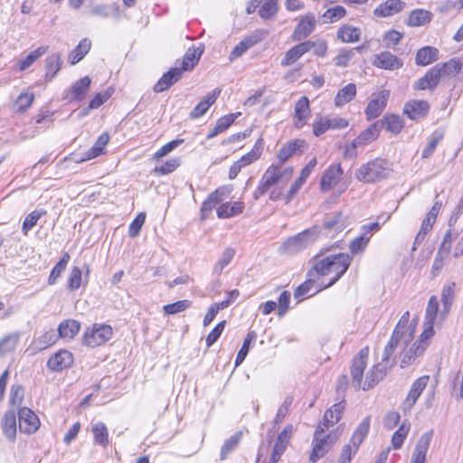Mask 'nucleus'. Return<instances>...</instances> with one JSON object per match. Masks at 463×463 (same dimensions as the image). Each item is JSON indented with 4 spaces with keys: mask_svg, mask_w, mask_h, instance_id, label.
I'll return each instance as SVG.
<instances>
[{
    "mask_svg": "<svg viewBox=\"0 0 463 463\" xmlns=\"http://www.w3.org/2000/svg\"><path fill=\"white\" fill-rule=\"evenodd\" d=\"M330 247L320 249L312 259L310 273L317 275L324 283L319 284L318 290H325L335 285L348 270L352 257L347 252L326 254Z\"/></svg>",
    "mask_w": 463,
    "mask_h": 463,
    "instance_id": "1",
    "label": "nucleus"
},
{
    "mask_svg": "<svg viewBox=\"0 0 463 463\" xmlns=\"http://www.w3.org/2000/svg\"><path fill=\"white\" fill-rule=\"evenodd\" d=\"M284 164L278 162L271 163L262 174L257 187L255 188L252 197L259 200L265 194H269L271 202L282 201L284 204H288L292 201H287L288 191L279 184L283 178L288 180L292 177L294 167L292 165L283 166Z\"/></svg>",
    "mask_w": 463,
    "mask_h": 463,
    "instance_id": "2",
    "label": "nucleus"
},
{
    "mask_svg": "<svg viewBox=\"0 0 463 463\" xmlns=\"http://www.w3.org/2000/svg\"><path fill=\"white\" fill-rule=\"evenodd\" d=\"M225 188L218 187L212 192L201 205V220H206L213 209L220 219H229L243 213L245 204L242 201L222 203Z\"/></svg>",
    "mask_w": 463,
    "mask_h": 463,
    "instance_id": "3",
    "label": "nucleus"
},
{
    "mask_svg": "<svg viewBox=\"0 0 463 463\" xmlns=\"http://www.w3.org/2000/svg\"><path fill=\"white\" fill-rule=\"evenodd\" d=\"M320 427H316L313 434L312 448L308 456V463H317L324 458L336 444L342 434L343 427L338 426L328 433Z\"/></svg>",
    "mask_w": 463,
    "mask_h": 463,
    "instance_id": "4",
    "label": "nucleus"
},
{
    "mask_svg": "<svg viewBox=\"0 0 463 463\" xmlns=\"http://www.w3.org/2000/svg\"><path fill=\"white\" fill-rule=\"evenodd\" d=\"M370 427L371 417L366 416L354 430L348 442L342 446L337 457V463H351L362 443L367 438Z\"/></svg>",
    "mask_w": 463,
    "mask_h": 463,
    "instance_id": "5",
    "label": "nucleus"
},
{
    "mask_svg": "<svg viewBox=\"0 0 463 463\" xmlns=\"http://www.w3.org/2000/svg\"><path fill=\"white\" fill-rule=\"evenodd\" d=\"M389 161L383 157H375L363 164L356 171V178L366 184H373L387 178L392 172Z\"/></svg>",
    "mask_w": 463,
    "mask_h": 463,
    "instance_id": "6",
    "label": "nucleus"
},
{
    "mask_svg": "<svg viewBox=\"0 0 463 463\" xmlns=\"http://www.w3.org/2000/svg\"><path fill=\"white\" fill-rule=\"evenodd\" d=\"M435 334L423 329L419 338L415 340L410 346H406L400 354V365L405 368L413 364L416 359L421 356L430 344Z\"/></svg>",
    "mask_w": 463,
    "mask_h": 463,
    "instance_id": "7",
    "label": "nucleus"
},
{
    "mask_svg": "<svg viewBox=\"0 0 463 463\" xmlns=\"http://www.w3.org/2000/svg\"><path fill=\"white\" fill-rule=\"evenodd\" d=\"M112 336L113 328L111 326L95 323L85 329L81 343L89 348H97L106 345Z\"/></svg>",
    "mask_w": 463,
    "mask_h": 463,
    "instance_id": "8",
    "label": "nucleus"
},
{
    "mask_svg": "<svg viewBox=\"0 0 463 463\" xmlns=\"http://www.w3.org/2000/svg\"><path fill=\"white\" fill-rule=\"evenodd\" d=\"M381 132V127L378 121L371 124L367 128L360 132V134L349 144L344 147V157H351L356 156V148L365 146L375 141Z\"/></svg>",
    "mask_w": 463,
    "mask_h": 463,
    "instance_id": "9",
    "label": "nucleus"
},
{
    "mask_svg": "<svg viewBox=\"0 0 463 463\" xmlns=\"http://www.w3.org/2000/svg\"><path fill=\"white\" fill-rule=\"evenodd\" d=\"M349 125V120L340 116L328 118L326 116L318 115L312 122V134L315 137H320L328 130L345 129L347 128Z\"/></svg>",
    "mask_w": 463,
    "mask_h": 463,
    "instance_id": "10",
    "label": "nucleus"
},
{
    "mask_svg": "<svg viewBox=\"0 0 463 463\" xmlns=\"http://www.w3.org/2000/svg\"><path fill=\"white\" fill-rule=\"evenodd\" d=\"M317 233V226L306 229L303 232L288 238L283 243L284 250L288 252H298L314 242Z\"/></svg>",
    "mask_w": 463,
    "mask_h": 463,
    "instance_id": "11",
    "label": "nucleus"
},
{
    "mask_svg": "<svg viewBox=\"0 0 463 463\" xmlns=\"http://www.w3.org/2000/svg\"><path fill=\"white\" fill-rule=\"evenodd\" d=\"M391 364H384L377 363L373 364L367 372L365 377L361 379V382L354 387L356 390L369 391L373 389L380 382H382L387 375L388 371L391 369Z\"/></svg>",
    "mask_w": 463,
    "mask_h": 463,
    "instance_id": "12",
    "label": "nucleus"
},
{
    "mask_svg": "<svg viewBox=\"0 0 463 463\" xmlns=\"http://www.w3.org/2000/svg\"><path fill=\"white\" fill-rule=\"evenodd\" d=\"M269 32L266 29H257L250 35L244 37L231 52L229 59L233 61L241 57L250 47L262 42L269 35Z\"/></svg>",
    "mask_w": 463,
    "mask_h": 463,
    "instance_id": "13",
    "label": "nucleus"
},
{
    "mask_svg": "<svg viewBox=\"0 0 463 463\" xmlns=\"http://www.w3.org/2000/svg\"><path fill=\"white\" fill-rule=\"evenodd\" d=\"M312 110L307 96L300 97L294 104L292 124L296 129H302L308 124Z\"/></svg>",
    "mask_w": 463,
    "mask_h": 463,
    "instance_id": "14",
    "label": "nucleus"
},
{
    "mask_svg": "<svg viewBox=\"0 0 463 463\" xmlns=\"http://www.w3.org/2000/svg\"><path fill=\"white\" fill-rule=\"evenodd\" d=\"M17 413L20 432L31 435L40 429V418L33 410L28 407H21Z\"/></svg>",
    "mask_w": 463,
    "mask_h": 463,
    "instance_id": "15",
    "label": "nucleus"
},
{
    "mask_svg": "<svg viewBox=\"0 0 463 463\" xmlns=\"http://www.w3.org/2000/svg\"><path fill=\"white\" fill-rule=\"evenodd\" d=\"M370 348L368 345L361 348L353 357L350 365V375L354 387L364 378V370L368 364Z\"/></svg>",
    "mask_w": 463,
    "mask_h": 463,
    "instance_id": "16",
    "label": "nucleus"
},
{
    "mask_svg": "<svg viewBox=\"0 0 463 463\" xmlns=\"http://www.w3.org/2000/svg\"><path fill=\"white\" fill-rule=\"evenodd\" d=\"M307 147V143L304 138L290 139L278 150L276 155L277 160L281 164H285L294 156L302 155Z\"/></svg>",
    "mask_w": 463,
    "mask_h": 463,
    "instance_id": "17",
    "label": "nucleus"
},
{
    "mask_svg": "<svg viewBox=\"0 0 463 463\" xmlns=\"http://www.w3.org/2000/svg\"><path fill=\"white\" fill-rule=\"evenodd\" d=\"M371 62L373 67L383 71H398L403 67L402 59L389 51L374 54Z\"/></svg>",
    "mask_w": 463,
    "mask_h": 463,
    "instance_id": "18",
    "label": "nucleus"
},
{
    "mask_svg": "<svg viewBox=\"0 0 463 463\" xmlns=\"http://www.w3.org/2000/svg\"><path fill=\"white\" fill-rule=\"evenodd\" d=\"M345 408V400L333 404L325 411L321 421L316 427H320L326 431L328 430L342 420Z\"/></svg>",
    "mask_w": 463,
    "mask_h": 463,
    "instance_id": "19",
    "label": "nucleus"
},
{
    "mask_svg": "<svg viewBox=\"0 0 463 463\" xmlns=\"http://www.w3.org/2000/svg\"><path fill=\"white\" fill-rule=\"evenodd\" d=\"M317 20L314 13L307 12L301 15L292 33V39L299 41L308 37L315 30Z\"/></svg>",
    "mask_w": 463,
    "mask_h": 463,
    "instance_id": "20",
    "label": "nucleus"
},
{
    "mask_svg": "<svg viewBox=\"0 0 463 463\" xmlns=\"http://www.w3.org/2000/svg\"><path fill=\"white\" fill-rule=\"evenodd\" d=\"M430 382V375H421L413 381L409 392L402 402L403 411H411L426 389Z\"/></svg>",
    "mask_w": 463,
    "mask_h": 463,
    "instance_id": "21",
    "label": "nucleus"
},
{
    "mask_svg": "<svg viewBox=\"0 0 463 463\" xmlns=\"http://www.w3.org/2000/svg\"><path fill=\"white\" fill-rule=\"evenodd\" d=\"M317 165L316 156L312 157L300 170L299 175L291 183L288 190L287 201H293L298 195L302 186L306 184L311 173L315 170Z\"/></svg>",
    "mask_w": 463,
    "mask_h": 463,
    "instance_id": "22",
    "label": "nucleus"
},
{
    "mask_svg": "<svg viewBox=\"0 0 463 463\" xmlns=\"http://www.w3.org/2000/svg\"><path fill=\"white\" fill-rule=\"evenodd\" d=\"M430 110V104L425 99H410L402 109V113L413 121L425 118Z\"/></svg>",
    "mask_w": 463,
    "mask_h": 463,
    "instance_id": "23",
    "label": "nucleus"
},
{
    "mask_svg": "<svg viewBox=\"0 0 463 463\" xmlns=\"http://www.w3.org/2000/svg\"><path fill=\"white\" fill-rule=\"evenodd\" d=\"M389 99V90H382L374 98L371 99L364 109L366 119L372 120L378 118L385 109Z\"/></svg>",
    "mask_w": 463,
    "mask_h": 463,
    "instance_id": "24",
    "label": "nucleus"
},
{
    "mask_svg": "<svg viewBox=\"0 0 463 463\" xmlns=\"http://www.w3.org/2000/svg\"><path fill=\"white\" fill-rule=\"evenodd\" d=\"M439 250L446 254L451 253L456 258L463 255V234L460 235L452 230H448Z\"/></svg>",
    "mask_w": 463,
    "mask_h": 463,
    "instance_id": "25",
    "label": "nucleus"
},
{
    "mask_svg": "<svg viewBox=\"0 0 463 463\" xmlns=\"http://www.w3.org/2000/svg\"><path fill=\"white\" fill-rule=\"evenodd\" d=\"M344 170L340 163L330 165L323 173L320 180L322 192H328L335 187L343 178Z\"/></svg>",
    "mask_w": 463,
    "mask_h": 463,
    "instance_id": "26",
    "label": "nucleus"
},
{
    "mask_svg": "<svg viewBox=\"0 0 463 463\" xmlns=\"http://www.w3.org/2000/svg\"><path fill=\"white\" fill-rule=\"evenodd\" d=\"M324 283L317 275L310 273V269L307 273V279L302 282L294 291V296L298 301H302L306 298L312 297L321 292L318 290L319 284Z\"/></svg>",
    "mask_w": 463,
    "mask_h": 463,
    "instance_id": "27",
    "label": "nucleus"
},
{
    "mask_svg": "<svg viewBox=\"0 0 463 463\" xmlns=\"http://www.w3.org/2000/svg\"><path fill=\"white\" fill-rule=\"evenodd\" d=\"M441 80L439 71L434 65L413 83L412 89L416 91L434 90Z\"/></svg>",
    "mask_w": 463,
    "mask_h": 463,
    "instance_id": "28",
    "label": "nucleus"
},
{
    "mask_svg": "<svg viewBox=\"0 0 463 463\" xmlns=\"http://www.w3.org/2000/svg\"><path fill=\"white\" fill-rule=\"evenodd\" d=\"M74 364L73 354L67 349H60L47 361V367L53 372H61Z\"/></svg>",
    "mask_w": 463,
    "mask_h": 463,
    "instance_id": "29",
    "label": "nucleus"
},
{
    "mask_svg": "<svg viewBox=\"0 0 463 463\" xmlns=\"http://www.w3.org/2000/svg\"><path fill=\"white\" fill-rule=\"evenodd\" d=\"M91 79L84 76L76 80L67 90L66 98L70 102L83 100L90 90Z\"/></svg>",
    "mask_w": 463,
    "mask_h": 463,
    "instance_id": "30",
    "label": "nucleus"
},
{
    "mask_svg": "<svg viewBox=\"0 0 463 463\" xmlns=\"http://www.w3.org/2000/svg\"><path fill=\"white\" fill-rule=\"evenodd\" d=\"M432 439V431L423 433L413 449L410 463H427V455Z\"/></svg>",
    "mask_w": 463,
    "mask_h": 463,
    "instance_id": "31",
    "label": "nucleus"
},
{
    "mask_svg": "<svg viewBox=\"0 0 463 463\" xmlns=\"http://www.w3.org/2000/svg\"><path fill=\"white\" fill-rule=\"evenodd\" d=\"M406 7L402 0H385L373 10V15L378 18H387L402 13Z\"/></svg>",
    "mask_w": 463,
    "mask_h": 463,
    "instance_id": "32",
    "label": "nucleus"
},
{
    "mask_svg": "<svg viewBox=\"0 0 463 463\" xmlns=\"http://www.w3.org/2000/svg\"><path fill=\"white\" fill-rule=\"evenodd\" d=\"M347 226L346 217L342 212L335 213V215L323 222V229L326 236L328 238H335Z\"/></svg>",
    "mask_w": 463,
    "mask_h": 463,
    "instance_id": "33",
    "label": "nucleus"
},
{
    "mask_svg": "<svg viewBox=\"0 0 463 463\" xmlns=\"http://www.w3.org/2000/svg\"><path fill=\"white\" fill-rule=\"evenodd\" d=\"M110 136L109 132L101 133L91 147H90L83 155L79 162L92 160L107 153V146L109 143Z\"/></svg>",
    "mask_w": 463,
    "mask_h": 463,
    "instance_id": "34",
    "label": "nucleus"
},
{
    "mask_svg": "<svg viewBox=\"0 0 463 463\" xmlns=\"http://www.w3.org/2000/svg\"><path fill=\"white\" fill-rule=\"evenodd\" d=\"M293 433L294 427L292 424H287L279 433L271 452L275 460L281 458V456L286 451L288 446L290 443Z\"/></svg>",
    "mask_w": 463,
    "mask_h": 463,
    "instance_id": "35",
    "label": "nucleus"
},
{
    "mask_svg": "<svg viewBox=\"0 0 463 463\" xmlns=\"http://www.w3.org/2000/svg\"><path fill=\"white\" fill-rule=\"evenodd\" d=\"M433 19V14L423 8L411 10L405 20L408 27H422L430 24Z\"/></svg>",
    "mask_w": 463,
    "mask_h": 463,
    "instance_id": "36",
    "label": "nucleus"
},
{
    "mask_svg": "<svg viewBox=\"0 0 463 463\" xmlns=\"http://www.w3.org/2000/svg\"><path fill=\"white\" fill-rule=\"evenodd\" d=\"M182 70L175 67L164 73L153 87L155 92L159 93L168 90L182 78Z\"/></svg>",
    "mask_w": 463,
    "mask_h": 463,
    "instance_id": "37",
    "label": "nucleus"
},
{
    "mask_svg": "<svg viewBox=\"0 0 463 463\" xmlns=\"http://www.w3.org/2000/svg\"><path fill=\"white\" fill-rule=\"evenodd\" d=\"M221 91L222 90L217 88L208 93L190 112V118L195 119L203 117L210 107L215 103Z\"/></svg>",
    "mask_w": 463,
    "mask_h": 463,
    "instance_id": "38",
    "label": "nucleus"
},
{
    "mask_svg": "<svg viewBox=\"0 0 463 463\" xmlns=\"http://www.w3.org/2000/svg\"><path fill=\"white\" fill-rule=\"evenodd\" d=\"M439 300L437 296H431L429 298L424 316V328L427 331H430L435 334L434 325L439 317Z\"/></svg>",
    "mask_w": 463,
    "mask_h": 463,
    "instance_id": "39",
    "label": "nucleus"
},
{
    "mask_svg": "<svg viewBox=\"0 0 463 463\" xmlns=\"http://www.w3.org/2000/svg\"><path fill=\"white\" fill-rule=\"evenodd\" d=\"M443 206L441 201L437 200L434 202L430 210L427 213L425 218L422 221L420 229L417 234V238L424 237L429 232H430L433 228V225L436 222L437 217Z\"/></svg>",
    "mask_w": 463,
    "mask_h": 463,
    "instance_id": "40",
    "label": "nucleus"
},
{
    "mask_svg": "<svg viewBox=\"0 0 463 463\" xmlns=\"http://www.w3.org/2000/svg\"><path fill=\"white\" fill-rule=\"evenodd\" d=\"M361 29L349 24H343L336 31V38L343 43H354L361 38Z\"/></svg>",
    "mask_w": 463,
    "mask_h": 463,
    "instance_id": "41",
    "label": "nucleus"
},
{
    "mask_svg": "<svg viewBox=\"0 0 463 463\" xmlns=\"http://www.w3.org/2000/svg\"><path fill=\"white\" fill-rule=\"evenodd\" d=\"M436 67H438L442 79L454 78L463 69V58H452L445 62L436 64Z\"/></svg>",
    "mask_w": 463,
    "mask_h": 463,
    "instance_id": "42",
    "label": "nucleus"
},
{
    "mask_svg": "<svg viewBox=\"0 0 463 463\" xmlns=\"http://www.w3.org/2000/svg\"><path fill=\"white\" fill-rule=\"evenodd\" d=\"M1 428L4 435L12 442L16 439L17 420L14 411H7L1 420Z\"/></svg>",
    "mask_w": 463,
    "mask_h": 463,
    "instance_id": "43",
    "label": "nucleus"
},
{
    "mask_svg": "<svg viewBox=\"0 0 463 463\" xmlns=\"http://www.w3.org/2000/svg\"><path fill=\"white\" fill-rule=\"evenodd\" d=\"M264 146L265 141L263 137H259L251 149L238 159L242 168H245L260 159L263 154Z\"/></svg>",
    "mask_w": 463,
    "mask_h": 463,
    "instance_id": "44",
    "label": "nucleus"
},
{
    "mask_svg": "<svg viewBox=\"0 0 463 463\" xmlns=\"http://www.w3.org/2000/svg\"><path fill=\"white\" fill-rule=\"evenodd\" d=\"M264 146L265 141L263 137H259L251 149L238 159L242 168H245L260 159L263 154Z\"/></svg>",
    "mask_w": 463,
    "mask_h": 463,
    "instance_id": "45",
    "label": "nucleus"
},
{
    "mask_svg": "<svg viewBox=\"0 0 463 463\" xmlns=\"http://www.w3.org/2000/svg\"><path fill=\"white\" fill-rule=\"evenodd\" d=\"M357 95L356 84L351 82L341 88L335 95L334 105L336 108H342L353 101Z\"/></svg>",
    "mask_w": 463,
    "mask_h": 463,
    "instance_id": "46",
    "label": "nucleus"
},
{
    "mask_svg": "<svg viewBox=\"0 0 463 463\" xmlns=\"http://www.w3.org/2000/svg\"><path fill=\"white\" fill-rule=\"evenodd\" d=\"M439 52L436 47L424 46L416 52L415 63L418 66L425 67L439 60Z\"/></svg>",
    "mask_w": 463,
    "mask_h": 463,
    "instance_id": "47",
    "label": "nucleus"
},
{
    "mask_svg": "<svg viewBox=\"0 0 463 463\" xmlns=\"http://www.w3.org/2000/svg\"><path fill=\"white\" fill-rule=\"evenodd\" d=\"M307 52V45L301 42L289 48L281 59L280 65L282 67H289L295 64L303 55Z\"/></svg>",
    "mask_w": 463,
    "mask_h": 463,
    "instance_id": "48",
    "label": "nucleus"
},
{
    "mask_svg": "<svg viewBox=\"0 0 463 463\" xmlns=\"http://www.w3.org/2000/svg\"><path fill=\"white\" fill-rule=\"evenodd\" d=\"M411 424L408 420H404L399 428L394 431L391 438V449H401L411 431Z\"/></svg>",
    "mask_w": 463,
    "mask_h": 463,
    "instance_id": "49",
    "label": "nucleus"
},
{
    "mask_svg": "<svg viewBox=\"0 0 463 463\" xmlns=\"http://www.w3.org/2000/svg\"><path fill=\"white\" fill-rule=\"evenodd\" d=\"M241 115V112L224 115L217 119L215 126L207 134L206 138L212 139L217 135L226 131Z\"/></svg>",
    "mask_w": 463,
    "mask_h": 463,
    "instance_id": "50",
    "label": "nucleus"
},
{
    "mask_svg": "<svg viewBox=\"0 0 463 463\" xmlns=\"http://www.w3.org/2000/svg\"><path fill=\"white\" fill-rule=\"evenodd\" d=\"M455 282L446 285L441 292L442 309L439 313L440 318L444 319L449 313L451 306L455 298Z\"/></svg>",
    "mask_w": 463,
    "mask_h": 463,
    "instance_id": "51",
    "label": "nucleus"
},
{
    "mask_svg": "<svg viewBox=\"0 0 463 463\" xmlns=\"http://www.w3.org/2000/svg\"><path fill=\"white\" fill-rule=\"evenodd\" d=\"M81 327L76 319H65L58 326V334L61 338L72 339L78 335Z\"/></svg>",
    "mask_w": 463,
    "mask_h": 463,
    "instance_id": "52",
    "label": "nucleus"
},
{
    "mask_svg": "<svg viewBox=\"0 0 463 463\" xmlns=\"http://www.w3.org/2000/svg\"><path fill=\"white\" fill-rule=\"evenodd\" d=\"M91 48V41L88 38H83L80 41L78 45L69 53L68 61L71 65H75L80 62L90 52Z\"/></svg>",
    "mask_w": 463,
    "mask_h": 463,
    "instance_id": "53",
    "label": "nucleus"
},
{
    "mask_svg": "<svg viewBox=\"0 0 463 463\" xmlns=\"http://www.w3.org/2000/svg\"><path fill=\"white\" fill-rule=\"evenodd\" d=\"M203 53V50L195 47L188 48L185 52L183 60L182 66L179 70H182V74L184 71H192L198 63Z\"/></svg>",
    "mask_w": 463,
    "mask_h": 463,
    "instance_id": "54",
    "label": "nucleus"
},
{
    "mask_svg": "<svg viewBox=\"0 0 463 463\" xmlns=\"http://www.w3.org/2000/svg\"><path fill=\"white\" fill-rule=\"evenodd\" d=\"M181 165L179 157H170L161 164L156 165L152 173L156 176L167 175L174 173Z\"/></svg>",
    "mask_w": 463,
    "mask_h": 463,
    "instance_id": "55",
    "label": "nucleus"
},
{
    "mask_svg": "<svg viewBox=\"0 0 463 463\" xmlns=\"http://www.w3.org/2000/svg\"><path fill=\"white\" fill-rule=\"evenodd\" d=\"M258 13L264 20H269L276 16L279 12V0H260L259 1Z\"/></svg>",
    "mask_w": 463,
    "mask_h": 463,
    "instance_id": "56",
    "label": "nucleus"
},
{
    "mask_svg": "<svg viewBox=\"0 0 463 463\" xmlns=\"http://www.w3.org/2000/svg\"><path fill=\"white\" fill-rule=\"evenodd\" d=\"M385 129L394 135L402 132L404 128V121L401 116L396 114H386L382 120Z\"/></svg>",
    "mask_w": 463,
    "mask_h": 463,
    "instance_id": "57",
    "label": "nucleus"
},
{
    "mask_svg": "<svg viewBox=\"0 0 463 463\" xmlns=\"http://www.w3.org/2000/svg\"><path fill=\"white\" fill-rule=\"evenodd\" d=\"M95 444L106 448L109 444V430L105 423L97 422L91 428Z\"/></svg>",
    "mask_w": 463,
    "mask_h": 463,
    "instance_id": "58",
    "label": "nucleus"
},
{
    "mask_svg": "<svg viewBox=\"0 0 463 463\" xmlns=\"http://www.w3.org/2000/svg\"><path fill=\"white\" fill-rule=\"evenodd\" d=\"M401 333L397 330H393L392 334L387 342V344L384 346L383 356H382V362L384 364H390L389 361L392 357L393 354L395 353V350L400 343L401 340Z\"/></svg>",
    "mask_w": 463,
    "mask_h": 463,
    "instance_id": "59",
    "label": "nucleus"
},
{
    "mask_svg": "<svg viewBox=\"0 0 463 463\" xmlns=\"http://www.w3.org/2000/svg\"><path fill=\"white\" fill-rule=\"evenodd\" d=\"M372 235L361 234L354 238L349 243L350 255L353 256L361 255L366 250Z\"/></svg>",
    "mask_w": 463,
    "mask_h": 463,
    "instance_id": "60",
    "label": "nucleus"
},
{
    "mask_svg": "<svg viewBox=\"0 0 463 463\" xmlns=\"http://www.w3.org/2000/svg\"><path fill=\"white\" fill-rule=\"evenodd\" d=\"M71 260V255L69 252H63L61 260L55 264L50 272L48 277V284L54 285L61 273L66 269L68 263Z\"/></svg>",
    "mask_w": 463,
    "mask_h": 463,
    "instance_id": "61",
    "label": "nucleus"
},
{
    "mask_svg": "<svg viewBox=\"0 0 463 463\" xmlns=\"http://www.w3.org/2000/svg\"><path fill=\"white\" fill-rule=\"evenodd\" d=\"M35 100V95L33 92L24 91L16 98L14 107L17 113L23 114L32 107Z\"/></svg>",
    "mask_w": 463,
    "mask_h": 463,
    "instance_id": "62",
    "label": "nucleus"
},
{
    "mask_svg": "<svg viewBox=\"0 0 463 463\" xmlns=\"http://www.w3.org/2000/svg\"><path fill=\"white\" fill-rule=\"evenodd\" d=\"M113 93H114V89L113 88H108L103 92H97V93H95L91 97V99H90V100L89 102V105H88V107L86 109L85 114H87L90 110L97 109L100 108L102 105H104L111 98Z\"/></svg>",
    "mask_w": 463,
    "mask_h": 463,
    "instance_id": "63",
    "label": "nucleus"
},
{
    "mask_svg": "<svg viewBox=\"0 0 463 463\" xmlns=\"http://www.w3.org/2000/svg\"><path fill=\"white\" fill-rule=\"evenodd\" d=\"M61 67V59L60 54L53 53L52 55H49L46 58L45 61V76L46 78H49L50 80L53 79L58 72L60 71Z\"/></svg>",
    "mask_w": 463,
    "mask_h": 463,
    "instance_id": "64",
    "label": "nucleus"
}]
</instances>
